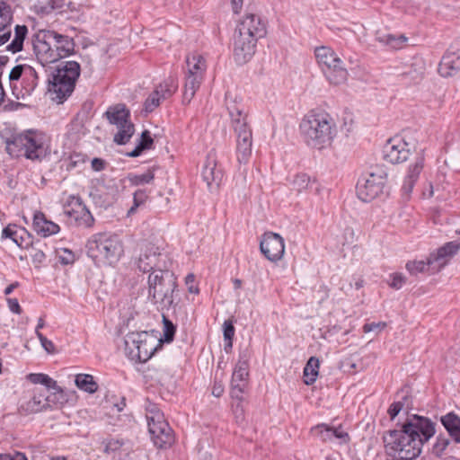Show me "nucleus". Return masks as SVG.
Here are the masks:
<instances>
[{
	"instance_id": "27",
	"label": "nucleus",
	"mask_w": 460,
	"mask_h": 460,
	"mask_svg": "<svg viewBox=\"0 0 460 460\" xmlns=\"http://www.w3.org/2000/svg\"><path fill=\"white\" fill-rule=\"evenodd\" d=\"M49 34L54 38L55 48L57 49L60 59L72 54L75 49V43L72 38L59 34L54 31H48Z\"/></svg>"
},
{
	"instance_id": "28",
	"label": "nucleus",
	"mask_w": 460,
	"mask_h": 460,
	"mask_svg": "<svg viewBox=\"0 0 460 460\" xmlns=\"http://www.w3.org/2000/svg\"><path fill=\"white\" fill-rule=\"evenodd\" d=\"M2 237L12 239L21 248H27L31 244L26 230L24 228L17 229L15 226H8L4 228Z\"/></svg>"
},
{
	"instance_id": "6",
	"label": "nucleus",
	"mask_w": 460,
	"mask_h": 460,
	"mask_svg": "<svg viewBox=\"0 0 460 460\" xmlns=\"http://www.w3.org/2000/svg\"><path fill=\"white\" fill-rule=\"evenodd\" d=\"M80 75V65L75 61L61 62L52 79H49L48 91L53 100L62 102L74 91L75 82Z\"/></svg>"
},
{
	"instance_id": "52",
	"label": "nucleus",
	"mask_w": 460,
	"mask_h": 460,
	"mask_svg": "<svg viewBox=\"0 0 460 460\" xmlns=\"http://www.w3.org/2000/svg\"><path fill=\"white\" fill-rule=\"evenodd\" d=\"M29 65H18L15 66L9 74V79L11 83L13 84L15 81H19L22 79L23 75L25 73V67H28Z\"/></svg>"
},
{
	"instance_id": "56",
	"label": "nucleus",
	"mask_w": 460,
	"mask_h": 460,
	"mask_svg": "<svg viewBox=\"0 0 460 460\" xmlns=\"http://www.w3.org/2000/svg\"><path fill=\"white\" fill-rule=\"evenodd\" d=\"M37 337L40 340L41 346L48 353H53L55 351V346L53 342L48 340L41 332H38Z\"/></svg>"
},
{
	"instance_id": "19",
	"label": "nucleus",
	"mask_w": 460,
	"mask_h": 460,
	"mask_svg": "<svg viewBox=\"0 0 460 460\" xmlns=\"http://www.w3.org/2000/svg\"><path fill=\"white\" fill-rule=\"evenodd\" d=\"M459 250L460 243L453 241L445 243L436 252L430 253L429 263L432 264L433 272L440 271Z\"/></svg>"
},
{
	"instance_id": "54",
	"label": "nucleus",
	"mask_w": 460,
	"mask_h": 460,
	"mask_svg": "<svg viewBox=\"0 0 460 460\" xmlns=\"http://www.w3.org/2000/svg\"><path fill=\"white\" fill-rule=\"evenodd\" d=\"M406 282V278L401 273H394L392 275V282L390 287L394 289H400Z\"/></svg>"
},
{
	"instance_id": "34",
	"label": "nucleus",
	"mask_w": 460,
	"mask_h": 460,
	"mask_svg": "<svg viewBox=\"0 0 460 460\" xmlns=\"http://www.w3.org/2000/svg\"><path fill=\"white\" fill-rule=\"evenodd\" d=\"M68 215L75 219L78 226L89 227L93 224V217L85 207L79 205L78 210L69 211Z\"/></svg>"
},
{
	"instance_id": "48",
	"label": "nucleus",
	"mask_w": 460,
	"mask_h": 460,
	"mask_svg": "<svg viewBox=\"0 0 460 460\" xmlns=\"http://www.w3.org/2000/svg\"><path fill=\"white\" fill-rule=\"evenodd\" d=\"M147 198H148V195L146 192V190H136L134 192V197H133L134 204L128 209V214L130 215V214L134 213L139 206L143 205L146 201Z\"/></svg>"
},
{
	"instance_id": "1",
	"label": "nucleus",
	"mask_w": 460,
	"mask_h": 460,
	"mask_svg": "<svg viewBox=\"0 0 460 460\" xmlns=\"http://www.w3.org/2000/svg\"><path fill=\"white\" fill-rule=\"evenodd\" d=\"M435 426L429 418L414 414L407 419L401 429L390 430L384 441L400 460H411L420 455L422 446L435 435Z\"/></svg>"
},
{
	"instance_id": "30",
	"label": "nucleus",
	"mask_w": 460,
	"mask_h": 460,
	"mask_svg": "<svg viewBox=\"0 0 460 460\" xmlns=\"http://www.w3.org/2000/svg\"><path fill=\"white\" fill-rule=\"evenodd\" d=\"M246 385L244 383L239 384V383H231V397L233 400L236 402L235 403V417L237 420H243V393L245 389Z\"/></svg>"
},
{
	"instance_id": "59",
	"label": "nucleus",
	"mask_w": 460,
	"mask_h": 460,
	"mask_svg": "<svg viewBox=\"0 0 460 460\" xmlns=\"http://www.w3.org/2000/svg\"><path fill=\"white\" fill-rule=\"evenodd\" d=\"M31 259L32 262L38 266L45 261L46 255L41 250L35 249L34 252L31 254Z\"/></svg>"
},
{
	"instance_id": "35",
	"label": "nucleus",
	"mask_w": 460,
	"mask_h": 460,
	"mask_svg": "<svg viewBox=\"0 0 460 460\" xmlns=\"http://www.w3.org/2000/svg\"><path fill=\"white\" fill-rule=\"evenodd\" d=\"M75 383L78 388L90 394L95 393L98 389V385L93 380V376L88 374H78L75 376Z\"/></svg>"
},
{
	"instance_id": "53",
	"label": "nucleus",
	"mask_w": 460,
	"mask_h": 460,
	"mask_svg": "<svg viewBox=\"0 0 460 460\" xmlns=\"http://www.w3.org/2000/svg\"><path fill=\"white\" fill-rule=\"evenodd\" d=\"M385 326H386V323L385 322L369 323L364 324L363 331H364V332H375L378 333L383 329H385Z\"/></svg>"
},
{
	"instance_id": "22",
	"label": "nucleus",
	"mask_w": 460,
	"mask_h": 460,
	"mask_svg": "<svg viewBox=\"0 0 460 460\" xmlns=\"http://www.w3.org/2000/svg\"><path fill=\"white\" fill-rule=\"evenodd\" d=\"M13 11L9 4L0 1V47L9 41L12 36Z\"/></svg>"
},
{
	"instance_id": "25",
	"label": "nucleus",
	"mask_w": 460,
	"mask_h": 460,
	"mask_svg": "<svg viewBox=\"0 0 460 460\" xmlns=\"http://www.w3.org/2000/svg\"><path fill=\"white\" fill-rule=\"evenodd\" d=\"M33 228L40 235L47 237L58 234L59 226L46 218L43 213L37 212L33 217Z\"/></svg>"
},
{
	"instance_id": "16",
	"label": "nucleus",
	"mask_w": 460,
	"mask_h": 460,
	"mask_svg": "<svg viewBox=\"0 0 460 460\" xmlns=\"http://www.w3.org/2000/svg\"><path fill=\"white\" fill-rule=\"evenodd\" d=\"M261 253L270 261H279L285 252L284 239L276 233L268 232L263 234L260 243Z\"/></svg>"
},
{
	"instance_id": "20",
	"label": "nucleus",
	"mask_w": 460,
	"mask_h": 460,
	"mask_svg": "<svg viewBox=\"0 0 460 460\" xmlns=\"http://www.w3.org/2000/svg\"><path fill=\"white\" fill-rule=\"evenodd\" d=\"M384 158L391 164H399L405 161L409 155L407 144L400 137H394L387 141L384 146Z\"/></svg>"
},
{
	"instance_id": "10",
	"label": "nucleus",
	"mask_w": 460,
	"mask_h": 460,
	"mask_svg": "<svg viewBox=\"0 0 460 460\" xmlns=\"http://www.w3.org/2000/svg\"><path fill=\"white\" fill-rule=\"evenodd\" d=\"M315 57L327 80L335 85L341 84L348 78V71L342 60L328 47H320L315 49Z\"/></svg>"
},
{
	"instance_id": "4",
	"label": "nucleus",
	"mask_w": 460,
	"mask_h": 460,
	"mask_svg": "<svg viewBox=\"0 0 460 460\" xmlns=\"http://www.w3.org/2000/svg\"><path fill=\"white\" fill-rule=\"evenodd\" d=\"M6 151L13 157L24 156L32 161H40L49 152L47 137L37 131H27L8 138Z\"/></svg>"
},
{
	"instance_id": "45",
	"label": "nucleus",
	"mask_w": 460,
	"mask_h": 460,
	"mask_svg": "<svg viewBox=\"0 0 460 460\" xmlns=\"http://www.w3.org/2000/svg\"><path fill=\"white\" fill-rule=\"evenodd\" d=\"M154 173L151 171H147L142 174H130L128 175V181L131 185L138 186L146 183H149L154 180Z\"/></svg>"
},
{
	"instance_id": "17",
	"label": "nucleus",
	"mask_w": 460,
	"mask_h": 460,
	"mask_svg": "<svg viewBox=\"0 0 460 460\" xmlns=\"http://www.w3.org/2000/svg\"><path fill=\"white\" fill-rule=\"evenodd\" d=\"M257 40L235 31L234 38V58L236 63H247L254 55Z\"/></svg>"
},
{
	"instance_id": "24",
	"label": "nucleus",
	"mask_w": 460,
	"mask_h": 460,
	"mask_svg": "<svg viewBox=\"0 0 460 460\" xmlns=\"http://www.w3.org/2000/svg\"><path fill=\"white\" fill-rule=\"evenodd\" d=\"M423 165H424V157L421 155H419L415 158L414 162L412 164H411V165L409 166L408 172L405 176V179L403 181V184L402 187V190L405 194L409 195L411 192L413 186H414L415 182L417 181L420 172L423 169Z\"/></svg>"
},
{
	"instance_id": "47",
	"label": "nucleus",
	"mask_w": 460,
	"mask_h": 460,
	"mask_svg": "<svg viewBox=\"0 0 460 460\" xmlns=\"http://www.w3.org/2000/svg\"><path fill=\"white\" fill-rule=\"evenodd\" d=\"M177 84L172 78H169L164 81V84H161L157 89L160 90L163 99H166L172 95V93L177 90Z\"/></svg>"
},
{
	"instance_id": "11",
	"label": "nucleus",
	"mask_w": 460,
	"mask_h": 460,
	"mask_svg": "<svg viewBox=\"0 0 460 460\" xmlns=\"http://www.w3.org/2000/svg\"><path fill=\"white\" fill-rule=\"evenodd\" d=\"M105 115L110 123L118 128V133L114 136V142L119 145L128 143L134 133V125L128 121L129 112L122 104L109 108Z\"/></svg>"
},
{
	"instance_id": "31",
	"label": "nucleus",
	"mask_w": 460,
	"mask_h": 460,
	"mask_svg": "<svg viewBox=\"0 0 460 460\" xmlns=\"http://www.w3.org/2000/svg\"><path fill=\"white\" fill-rule=\"evenodd\" d=\"M28 34V28L25 25H16L14 34L10 44L6 46V50L12 53L20 52L23 48V42Z\"/></svg>"
},
{
	"instance_id": "60",
	"label": "nucleus",
	"mask_w": 460,
	"mask_h": 460,
	"mask_svg": "<svg viewBox=\"0 0 460 460\" xmlns=\"http://www.w3.org/2000/svg\"><path fill=\"white\" fill-rule=\"evenodd\" d=\"M91 164L93 171L101 172L105 169L107 163L103 159L93 158Z\"/></svg>"
},
{
	"instance_id": "13",
	"label": "nucleus",
	"mask_w": 460,
	"mask_h": 460,
	"mask_svg": "<svg viewBox=\"0 0 460 460\" xmlns=\"http://www.w3.org/2000/svg\"><path fill=\"white\" fill-rule=\"evenodd\" d=\"M150 413L151 415L147 416V422L154 443L158 447L171 446L174 441L172 429L159 411H151Z\"/></svg>"
},
{
	"instance_id": "64",
	"label": "nucleus",
	"mask_w": 460,
	"mask_h": 460,
	"mask_svg": "<svg viewBox=\"0 0 460 460\" xmlns=\"http://www.w3.org/2000/svg\"><path fill=\"white\" fill-rule=\"evenodd\" d=\"M0 460H27L22 453H16L13 456L10 455H0Z\"/></svg>"
},
{
	"instance_id": "49",
	"label": "nucleus",
	"mask_w": 460,
	"mask_h": 460,
	"mask_svg": "<svg viewBox=\"0 0 460 460\" xmlns=\"http://www.w3.org/2000/svg\"><path fill=\"white\" fill-rule=\"evenodd\" d=\"M163 323H164V340L166 342H171L173 340L175 333V326L173 323L168 320L164 315H163Z\"/></svg>"
},
{
	"instance_id": "44",
	"label": "nucleus",
	"mask_w": 460,
	"mask_h": 460,
	"mask_svg": "<svg viewBox=\"0 0 460 460\" xmlns=\"http://www.w3.org/2000/svg\"><path fill=\"white\" fill-rule=\"evenodd\" d=\"M163 99L162 93L159 89H155L146 100L144 107L146 113L152 112L156 107L159 106L160 101Z\"/></svg>"
},
{
	"instance_id": "23",
	"label": "nucleus",
	"mask_w": 460,
	"mask_h": 460,
	"mask_svg": "<svg viewBox=\"0 0 460 460\" xmlns=\"http://www.w3.org/2000/svg\"><path fill=\"white\" fill-rule=\"evenodd\" d=\"M158 248L152 244L146 245L144 252L139 255L137 267L143 272L155 270L158 266Z\"/></svg>"
},
{
	"instance_id": "8",
	"label": "nucleus",
	"mask_w": 460,
	"mask_h": 460,
	"mask_svg": "<svg viewBox=\"0 0 460 460\" xmlns=\"http://www.w3.org/2000/svg\"><path fill=\"white\" fill-rule=\"evenodd\" d=\"M157 339L146 332H130L125 338V351L136 362L147 361L156 349Z\"/></svg>"
},
{
	"instance_id": "29",
	"label": "nucleus",
	"mask_w": 460,
	"mask_h": 460,
	"mask_svg": "<svg viewBox=\"0 0 460 460\" xmlns=\"http://www.w3.org/2000/svg\"><path fill=\"white\" fill-rule=\"evenodd\" d=\"M440 421L456 443H460V417L449 412L440 418Z\"/></svg>"
},
{
	"instance_id": "18",
	"label": "nucleus",
	"mask_w": 460,
	"mask_h": 460,
	"mask_svg": "<svg viewBox=\"0 0 460 460\" xmlns=\"http://www.w3.org/2000/svg\"><path fill=\"white\" fill-rule=\"evenodd\" d=\"M236 31L258 40L266 35V25L260 16L247 14L238 24Z\"/></svg>"
},
{
	"instance_id": "5",
	"label": "nucleus",
	"mask_w": 460,
	"mask_h": 460,
	"mask_svg": "<svg viewBox=\"0 0 460 460\" xmlns=\"http://www.w3.org/2000/svg\"><path fill=\"white\" fill-rule=\"evenodd\" d=\"M147 297L162 309H168L173 304V293L177 288L176 278L169 270H155L147 279Z\"/></svg>"
},
{
	"instance_id": "36",
	"label": "nucleus",
	"mask_w": 460,
	"mask_h": 460,
	"mask_svg": "<svg viewBox=\"0 0 460 460\" xmlns=\"http://www.w3.org/2000/svg\"><path fill=\"white\" fill-rule=\"evenodd\" d=\"M406 269L411 275L428 272L434 274L432 264L429 263V256L426 261H412L406 263Z\"/></svg>"
},
{
	"instance_id": "33",
	"label": "nucleus",
	"mask_w": 460,
	"mask_h": 460,
	"mask_svg": "<svg viewBox=\"0 0 460 460\" xmlns=\"http://www.w3.org/2000/svg\"><path fill=\"white\" fill-rule=\"evenodd\" d=\"M202 178L209 188L212 187L213 183L218 185L221 180V172L216 168L214 160H208L205 164L202 171Z\"/></svg>"
},
{
	"instance_id": "14",
	"label": "nucleus",
	"mask_w": 460,
	"mask_h": 460,
	"mask_svg": "<svg viewBox=\"0 0 460 460\" xmlns=\"http://www.w3.org/2000/svg\"><path fill=\"white\" fill-rule=\"evenodd\" d=\"M385 182V174L384 172H370L363 176L358 182L357 194L358 197L364 202H369L380 194Z\"/></svg>"
},
{
	"instance_id": "62",
	"label": "nucleus",
	"mask_w": 460,
	"mask_h": 460,
	"mask_svg": "<svg viewBox=\"0 0 460 460\" xmlns=\"http://www.w3.org/2000/svg\"><path fill=\"white\" fill-rule=\"evenodd\" d=\"M9 309L14 314H21V306L16 298H9L7 300Z\"/></svg>"
},
{
	"instance_id": "61",
	"label": "nucleus",
	"mask_w": 460,
	"mask_h": 460,
	"mask_svg": "<svg viewBox=\"0 0 460 460\" xmlns=\"http://www.w3.org/2000/svg\"><path fill=\"white\" fill-rule=\"evenodd\" d=\"M344 242L342 245L352 243L354 241V231L350 227H347L343 233Z\"/></svg>"
},
{
	"instance_id": "57",
	"label": "nucleus",
	"mask_w": 460,
	"mask_h": 460,
	"mask_svg": "<svg viewBox=\"0 0 460 460\" xmlns=\"http://www.w3.org/2000/svg\"><path fill=\"white\" fill-rule=\"evenodd\" d=\"M404 403L402 401L392 403L388 409V414L391 420H394L403 409Z\"/></svg>"
},
{
	"instance_id": "2",
	"label": "nucleus",
	"mask_w": 460,
	"mask_h": 460,
	"mask_svg": "<svg viewBox=\"0 0 460 460\" xmlns=\"http://www.w3.org/2000/svg\"><path fill=\"white\" fill-rule=\"evenodd\" d=\"M299 129L305 145L316 150L331 147L338 135L334 118L323 110L309 111L302 118Z\"/></svg>"
},
{
	"instance_id": "21",
	"label": "nucleus",
	"mask_w": 460,
	"mask_h": 460,
	"mask_svg": "<svg viewBox=\"0 0 460 460\" xmlns=\"http://www.w3.org/2000/svg\"><path fill=\"white\" fill-rule=\"evenodd\" d=\"M311 430L323 442H335L338 440L340 444H345L349 440V434L344 431L341 426L333 428L326 424H319Z\"/></svg>"
},
{
	"instance_id": "15",
	"label": "nucleus",
	"mask_w": 460,
	"mask_h": 460,
	"mask_svg": "<svg viewBox=\"0 0 460 460\" xmlns=\"http://www.w3.org/2000/svg\"><path fill=\"white\" fill-rule=\"evenodd\" d=\"M48 31H40L34 41L33 50L38 62L41 66L55 63L59 60V55L55 48L54 38Z\"/></svg>"
},
{
	"instance_id": "55",
	"label": "nucleus",
	"mask_w": 460,
	"mask_h": 460,
	"mask_svg": "<svg viewBox=\"0 0 460 460\" xmlns=\"http://www.w3.org/2000/svg\"><path fill=\"white\" fill-rule=\"evenodd\" d=\"M153 144V138L150 136V132L148 130H144L141 134V140L139 142V146L144 149H150Z\"/></svg>"
},
{
	"instance_id": "51",
	"label": "nucleus",
	"mask_w": 460,
	"mask_h": 460,
	"mask_svg": "<svg viewBox=\"0 0 460 460\" xmlns=\"http://www.w3.org/2000/svg\"><path fill=\"white\" fill-rule=\"evenodd\" d=\"M224 338L227 341L226 344V350L227 348H232V340L234 335V327L231 321H225L224 323Z\"/></svg>"
},
{
	"instance_id": "9",
	"label": "nucleus",
	"mask_w": 460,
	"mask_h": 460,
	"mask_svg": "<svg viewBox=\"0 0 460 460\" xmlns=\"http://www.w3.org/2000/svg\"><path fill=\"white\" fill-rule=\"evenodd\" d=\"M186 66L183 102L189 103L204 79L207 70L206 59L198 52L190 53L186 57Z\"/></svg>"
},
{
	"instance_id": "32",
	"label": "nucleus",
	"mask_w": 460,
	"mask_h": 460,
	"mask_svg": "<svg viewBox=\"0 0 460 460\" xmlns=\"http://www.w3.org/2000/svg\"><path fill=\"white\" fill-rule=\"evenodd\" d=\"M38 72L31 66L25 67V73L22 79V87L24 91L23 94L30 95L38 85Z\"/></svg>"
},
{
	"instance_id": "26",
	"label": "nucleus",
	"mask_w": 460,
	"mask_h": 460,
	"mask_svg": "<svg viewBox=\"0 0 460 460\" xmlns=\"http://www.w3.org/2000/svg\"><path fill=\"white\" fill-rule=\"evenodd\" d=\"M460 68V57L455 52H447L438 66V72L442 76H452Z\"/></svg>"
},
{
	"instance_id": "46",
	"label": "nucleus",
	"mask_w": 460,
	"mask_h": 460,
	"mask_svg": "<svg viewBox=\"0 0 460 460\" xmlns=\"http://www.w3.org/2000/svg\"><path fill=\"white\" fill-rule=\"evenodd\" d=\"M312 183L310 177L305 173L296 175L293 180V187L297 192L307 190Z\"/></svg>"
},
{
	"instance_id": "58",
	"label": "nucleus",
	"mask_w": 460,
	"mask_h": 460,
	"mask_svg": "<svg viewBox=\"0 0 460 460\" xmlns=\"http://www.w3.org/2000/svg\"><path fill=\"white\" fill-rule=\"evenodd\" d=\"M195 276L194 274L190 273V274H188L185 278V284L188 288V291L190 293H193V294H198L199 293V288L197 286H195Z\"/></svg>"
},
{
	"instance_id": "43",
	"label": "nucleus",
	"mask_w": 460,
	"mask_h": 460,
	"mask_svg": "<svg viewBox=\"0 0 460 460\" xmlns=\"http://www.w3.org/2000/svg\"><path fill=\"white\" fill-rule=\"evenodd\" d=\"M47 408H49V402L46 401V396L42 394H35L28 402V409L31 411H41Z\"/></svg>"
},
{
	"instance_id": "40",
	"label": "nucleus",
	"mask_w": 460,
	"mask_h": 460,
	"mask_svg": "<svg viewBox=\"0 0 460 460\" xmlns=\"http://www.w3.org/2000/svg\"><path fill=\"white\" fill-rule=\"evenodd\" d=\"M248 376V363L246 360H239L235 366L232 376L231 383H244L246 385V378Z\"/></svg>"
},
{
	"instance_id": "63",
	"label": "nucleus",
	"mask_w": 460,
	"mask_h": 460,
	"mask_svg": "<svg viewBox=\"0 0 460 460\" xmlns=\"http://www.w3.org/2000/svg\"><path fill=\"white\" fill-rule=\"evenodd\" d=\"M47 7L50 10L60 9L65 4V0H46Z\"/></svg>"
},
{
	"instance_id": "7",
	"label": "nucleus",
	"mask_w": 460,
	"mask_h": 460,
	"mask_svg": "<svg viewBox=\"0 0 460 460\" xmlns=\"http://www.w3.org/2000/svg\"><path fill=\"white\" fill-rule=\"evenodd\" d=\"M88 254L93 260L112 264L119 261L123 253L120 239L116 234H97L87 243Z\"/></svg>"
},
{
	"instance_id": "37",
	"label": "nucleus",
	"mask_w": 460,
	"mask_h": 460,
	"mask_svg": "<svg viewBox=\"0 0 460 460\" xmlns=\"http://www.w3.org/2000/svg\"><path fill=\"white\" fill-rule=\"evenodd\" d=\"M319 369V360L314 357H311L304 368L305 383L312 385L316 380Z\"/></svg>"
},
{
	"instance_id": "38",
	"label": "nucleus",
	"mask_w": 460,
	"mask_h": 460,
	"mask_svg": "<svg viewBox=\"0 0 460 460\" xmlns=\"http://www.w3.org/2000/svg\"><path fill=\"white\" fill-rule=\"evenodd\" d=\"M27 379L32 384L43 385L48 389H57L58 387L57 381H55L46 374L31 373L27 376Z\"/></svg>"
},
{
	"instance_id": "42",
	"label": "nucleus",
	"mask_w": 460,
	"mask_h": 460,
	"mask_svg": "<svg viewBox=\"0 0 460 460\" xmlns=\"http://www.w3.org/2000/svg\"><path fill=\"white\" fill-rule=\"evenodd\" d=\"M408 39L404 35L395 36L393 34H386L379 37V41L385 43L393 49H398L407 42Z\"/></svg>"
},
{
	"instance_id": "12",
	"label": "nucleus",
	"mask_w": 460,
	"mask_h": 460,
	"mask_svg": "<svg viewBox=\"0 0 460 460\" xmlns=\"http://www.w3.org/2000/svg\"><path fill=\"white\" fill-rule=\"evenodd\" d=\"M150 413L151 415L147 416V422L154 443L158 447L171 446L174 441L172 429L159 411H151Z\"/></svg>"
},
{
	"instance_id": "39",
	"label": "nucleus",
	"mask_w": 460,
	"mask_h": 460,
	"mask_svg": "<svg viewBox=\"0 0 460 460\" xmlns=\"http://www.w3.org/2000/svg\"><path fill=\"white\" fill-rule=\"evenodd\" d=\"M54 392L46 396V401L49 402V407H59L68 402V394L58 385Z\"/></svg>"
},
{
	"instance_id": "3",
	"label": "nucleus",
	"mask_w": 460,
	"mask_h": 460,
	"mask_svg": "<svg viewBox=\"0 0 460 460\" xmlns=\"http://www.w3.org/2000/svg\"><path fill=\"white\" fill-rule=\"evenodd\" d=\"M226 106L236 135V156L240 164H247L252 155V133L247 123V111L242 99L226 93Z\"/></svg>"
},
{
	"instance_id": "50",
	"label": "nucleus",
	"mask_w": 460,
	"mask_h": 460,
	"mask_svg": "<svg viewBox=\"0 0 460 460\" xmlns=\"http://www.w3.org/2000/svg\"><path fill=\"white\" fill-rule=\"evenodd\" d=\"M450 444V440L449 438L444 437V436H438L437 438V441L435 443V445L433 446V453L438 456H440L444 451L447 449V447L449 446Z\"/></svg>"
},
{
	"instance_id": "41",
	"label": "nucleus",
	"mask_w": 460,
	"mask_h": 460,
	"mask_svg": "<svg viewBox=\"0 0 460 460\" xmlns=\"http://www.w3.org/2000/svg\"><path fill=\"white\" fill-rule=\"evenodd\" d=\"M124 441L119 438H111L105 444L104 452L111 455L112 457H120L123 449Z\"/></svg>"
}]
</instances>
